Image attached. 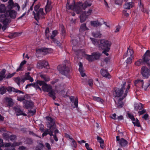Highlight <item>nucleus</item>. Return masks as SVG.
<instances>
[{"instance_id": "nucleus-1", "label": "nucleus", "mask_w": 150, "mask_h": 150, "mask_svg": "<svg viewBox=\"0 0 150 150\" xmlns=\"http://www.w3.org/2000/svg\"><path fill=\"white\" fill-rule=\"evenodd\" d=\"M92 5V3L89 1H86L83 3L81 2L77 3L75 4V2L71 5H69L68 1L66 4V7L68 9H71L75 11L78 14H81L80 16V21L81 23L84 22L88 16L91 13L92 10L90 9L86 12L84 11L82 12V10H85L86 8Z\"/></svg>"}, {"instance_id": "nucleus-2", "label": "nucleus", "mask_w": 150, "mask_h": 150, "mask_svg": "<svg viewBox=\"0 0 150 150\" xmlns=\"http://www.w3.org/2000/svg\"><path fill=\"white\" fill-rule=\"evenodd\" d=\"M57 69L59 72L69 78L71 77V70L70 68L67 64H63L57 67Z\"/></svg>"}, {"instance_id": "nucleus-3", "label": "nucleus", "mask_w": 150, "mask_h": 150, "mask_svg": "<svg viewBox=\"0 0 150 150\" xmlns=\"http://www.w3.org/2000/svg\"><path fill=\"white\" fill-rule=\"evenodd\" d=\"M126 83L125 81L122 82L119 88H116L115 89L116 97H121L124 95L125 91L127 88L125 87Z\"/></svg>"}, {"instance_id": "nucleus-4", "label": "nucleus", "mask_w": 150, "mask_h": 150, "mask_svg": "<svg viewBox=\"0 0 150 150\" xmlns=\"http://www.w3.org/2000/svg\"><path fill=\"white\" fill-rule=\"evenodd\" d=\"M134 85L135 86L139 88H144V90H146L147 88L150 87V83H146L144 87L143 84L144 81L142 79H138L134 80Z\"/></svg>"}, {"instance_id": "nucleus-5", "label": "nucleus", "mask_w": 150, "mask_h": 150, "mask_svg": "<svg viewBox=\"0 0 150 150\" xmlns=\"http://www.w3.org/2000/svg\"><path fill=\"white\" fill-rule=\"evenodd\" d=\"M36 12L35 13L33 11V14L35 19L38 22L39 20L40 19L45 18V14L43 12V9L42 8H40L38 11Z\"/></svg>"}, {"instance_id": "nucleus-6", "label": "nucleus", "mask_w": 150, "mask_h": 150, "mask_svg": "<svg viewBox=\"0 0 150 150\" xmlns=\"http://www.w3.org/2000/svg\"><path fill=\"white\" fill-rule=\"evenodd\" d=\"M46 119L47 121L46 125L48 128H52L55 129L56 128V125L55 123L54 119L49 116L46 117Z\"/></svg>"}, {"instance_id": "nucleus-7", "label": "nucleus", "mask_w": 150, "mask_h": 150, "mask_svg": "<svg viewBox=\"0 0 150 150\" xmlns=\"http://www.w3.org/2000/svg\"><path fill=\"white\" fill-rule=\"evenodd\" d=\"M111 43L107 40L102 39L100 40V43L99 44V47L102 50H105L107 48L110 49Z\"/></svg>"}, {"instance_id": "nucleus-8", "label": "nucleus", "mask_w": 150, "mask_h": 150, "mask_svg": "<svg viewBox=\"0 0 150 150\" xmlns=\"http://www.w3.org/2000/svg\"><path fill=\"white\" fill-rule=\"evenodd\" d=\"M141 74L145 78H147L150 75V70L146 67L144 66L141 69Z\"/></svg>"}, {"instance_id": "nucleus-9", "label": "nucleus", "mask_w": 150, "mask_h": 150, "mask_svg": "<svg viewBox=\"0 0 150 150\" xmlns=\"http://www.w3.org/2000/svg\"><path fill=\"white\" fill-rule=\"evenodd\" d=\"M37 67L40 69H41L43 67L47 69L49 68L48 62L45 60L39 61L37 64Z\"/></svg>"}, {"instance_id": "nucleus-10", "label": "nucleus", "mask_w": 150, "mask_h": 150, "mask_svg": "<svg viewBox=\"0 0 150 150\" xmlns=\"http://www.w3.org/2000/svg\"><path fill=\"white\" fill-rule=\"evenodd\" d=\"M23 102L24 107L27 109L32 108L34 105L33 103L31 100H26L23 101Z\"/></svg>"}, {"instance_id": "nucleus-11", "label": "nucleus", "mask_w": 150, "mask_h": 150, "mask_svg": "<svg viewBox=\"0 0 150 150\" xmlns=\"http://www.w3.org/2000/svg\"><path fill=\"white\" fill-rule=\"evenodd\" d=\"M8 16L6 13L0 15V21L3 24H8L9 22V20L7 18Z\"/></svg>"}, {"instance_id": "nucleus-12", "label": "nucleus", "mask_w": 150, "mask_h": 150, "mask_svg": "<svg viewBox=\"0 0 150 150\" xmlns=\"http://www.w3.org/2000/svg\"><path fill=\"white\" fill-rule=\"evenodd\" d=\"M100 73L102 76L106 79H109L111 78L110 75L106 69H101L100 71Z\"/></svg>"}, {"instance_id": "nucleus-13", "label": "nucleus", "mask_w": 150, "mask_h": 150, "mask_svg": "<svg viewBox=\"0 0 150 150\" xmlns=\"http://www.w3.org/2000/svg\"><path fill=\"white\" fill-rule=\"evenodd\" d=\"M6 14L8 17L10 16L13 18H15L16 17L17 13L16 11L9 9L8 11H6Z\"/></svg>"}, {"instance_id": "nucleus-14", "label": "nucleus", "mask_w": 150, "mask_h": 150, "mask_svg": "<svg viewBox=\"0 0 150 150\" xmlns=\"http://www.w3.org/2000/svg\"><path fill=\"white\" fill-rule=\"evenodd\" d=\"M14 109L16 113L17 116L23 115L24 116H26L27 115L23 112V111L21 110V108L18 107H15L14 108Z\"/></svg>"}, {"instance_id": "nucleus-15", "label": "nucleus", "mask_w": 150, "mask_h": 150, "mask_svg": "<svg viewBox=\"0 0 150 150\" xmlns=\"http://www.w3.org/2000/svg\"><path fill=\"white\" fill-rule=\"evenodd\" d=\"M42 88L44 92H48L52 89V87L51 85H48L46 83L42 86Z\"/></svg>"}, {"instance_id": "nucleus-16", "label": "nucleus", "mask_w": 150, "mask_h": 150, "mask_svg": "<svg viewBox=\"0 0 150 150\" xmlns=\"http://www.w3.org/2000/svg\"><path fill=\"white\" fill-rule=\"evenodd\" d=\"M14 81L19 86H20V85L21 82L22 83H23L26 80L23 77H21L20 78L19 76L14 78Z\"/></svg>"}, {"instance_id": "nucleus-17", "label": "nucleus", "mask_w": 150, "mask_h": 150, "mask_svg": "<svg viewBox=\"0 0 150 150\" xmlns=\"http://www.w3.org/2000/svg\"><path fill=\"white\" fill-rule=\"evenodd\" d=\"M118 144L120 147H124L127 146L128 142L127 140L122 138H121V140L119 142Z\"/></svg>"}, {"instance_id": "nucleus-18", "label": "nucleus", "mask_w": 150, "mask_h": 150, "mask_svg": "<svg viewBox=\"0 0 150 150\" xmlns=\"http://www.w3.org/2000/svg\"><path fill=\"white\" fill-rule=\"evenodd\" d=\"M5 101L7 104L8 106L12 107L14 104L13 99L11 98L6 97L4 99Z\"/></svg>"}, {"instance_id": "nucleus-19", "label": "nucleus", "mask_w": 150, "mask_h": 150, "mask_svg": "<svg viewBox=\"0 0 150 150\" xmlns=\"http://www.w3.org/2000/svg\"><path fill=\"white\" fill-rule=\"evenodd\" d=\"M130 86L129 84H128L127 88L126 89V90L125 91V93L124 95L122 96L121 97L122 98H120L118 100V102H122V100L124 99L125 97H126L127 96V93L129 91V89H130Z\"/></svg>"}, {"instance_id": "nucleus-20", "label": "nucleus", "mask_w": 150, "mask_h": 150, "mask_svg": "<svg viewBox=\"0 0 150 150\" xmlns=\"http://www.w3.org/2000/svg\"><path fill=\"white\" fill-rule=\"evenodd\" d=\"M7 88V91L9 92H11V91H13L14 92H16V93H22L23 94L24 92L21 91H20L17 89H16L14 88H11V87H9Z\"/></svg>"}, {"instance_id": "nucleus-21", "label": "nucleus", "mask_w": 150, "mask_h": 150, "mask_svg": "<svg viewBox=\"0 0 150 150\" xmlns=\"http://www.w3.org/2000/svg\"><path fill=\"white\" fill-rule=\"evenodd\" d=\"M79 71L82 77H83L85 76L86 74L85 73H84L83 64L81 62H79Z\"/></svg>"}, {"instance_id": "nucleus-22", "label": "nucleus", "mask_w": 150, "mask_h": 150, "mask_svg": "<svg viewBox=\"0 0 150 150\" xmlns=\"http://www.w3.org/2000/svg\"><path fill=\"white\" fill-rule=\"evenodd\" d=\"M130 56V57L132 58L134 57V52L133 50L129 48L128 49L127 53L125 54L124 55V57L125 58L126 57Z\"/></svg>"}, {"instance_id": "nucleus-23", "label": "nucleus", "mask_w": 150, "mask_h": 150, "mask_svg": "<svg viewBox=\"0 0 150 150\" xmlns=\"http://www.w3.org/2000/svg\"><path fill=\"white\" fill-rule=\"evenodd\" d=\"M48 92V96L52 98L53 100H54L56 98V92L54 90L52 89Z\"/></svg>"}, {"instance_id": "nucleus-24", "label": "nucleus", "mask_w": 150, "mask_h": 150, "mask_svg": "<svg viewBox=\"0 0 150 150\" xmlns=\"http://www.w3.org/2000/svg\"><path fill=\"white\" fill-rule=\"evenodd\" d=\"M134 109L138 111L142 110L143 108V105L141 103H136L134 105Z\"/></svg>"}, {"instance_id": "nucleus-25", "label": "nucleus", "mask_w": 150, "mask_h": 150, "mask_svg": "<svg viewBox=\"0 0 150 150\" xmlns=\"http://www.w3.org/2000/svg\"><path fill=\"white\" fill-rule=\"evenodd\" d=\"M132 2L126 1L123 5L124 8L125 9H129L133 7Z\"/></svg>"}, {"instance_id": "nucleus-26", "label": "nucleus", "mask_w": 150, "mask_h": 150, "mask_svg": "<svg viewBox=\"0 0 150 150\" xmlns=\"http://www.w3.org/2000/svg\"><path fill=\"white\" fill-rule=\"evenodd\" d=\"M90 23L92 26L96 27L100 26L101 25L100 23L98 21H91Z\"/></svg>"}, {"instance_id": "nucleus-27", "label": "nucleus", "mask_w": 150, "mask_h": 150, "mask_svg": "<svg viewBox=\"0 0 150 150\" xmlns=\"http://www.w3.org/2000/svg\"><path fill=\"white\" fill-rule=\"evenodd\" d=\"M92 55L94 61H95L99 59L101 54L98 52H95L93 53Z\"/></svg>"}, {"instance_id": "nucleus-28", "label": "nucleus", "mask_w": 150, "mask_h": 150, "mask_svg": "<svg viewBox=\"0 0 150 150\" xmlns=\"http://www.w3.org/2000/svg\"><path fill=\"white\" fill-rule=\"evenodd\" d=\"M59 34L58 31L55 30L52 31V34L50 36V38L52 40L55 38L54 37Z\"/></svg>"}, {"instance_id": "nucleus-29", "label": "nucleus", "mask_w": 150, "mask_h": 150, "mask_svg": "<svg viewBox=\"0 0 150 150\" xmlns=\"http://www.w3.org/2000/svg\"><path fill=\"white\" fill-rule=\"evenodd\" d=\"M52 40V42L56 44L57 46H58L59 48H62V44L59 41L57 40L56 38Z\"/></svg>"}, {"instance_id": "nucleus-30", "label": "nucleus", "mask_w": 150, "mask_h": 150, "mask_svg": "<svg viewBox=\"0 0 150 150\" xmlns=\"http://www.w3.org/2000/svg\"><path fill=\"white\" fill-rule=\"evenodd\" d=\"M52 7L51 5V3L47 1L45 7V11L46 13L50 11L52 9Z\"/></svg>"}, {"instance_id": "nucleus-31", "label": "nucleus", "mask_w": 150, "mask_h": 150, "mask_svg": "<svg viewBox=\"0 0 150 150\" xmlns=\"http://www.w3.org/2000/svg\"><path fill=\"white\" fill-rule=\"evenodd\" d=\"M21 33L15 32L9 34L8 37L10 38H13L19 35H21Z\"/></svg>"}, {"instance_id": "nucleus-32", "label": "nucleus", "mask_w": 150, "mask_h": 150, "mask_svg": "<svg viewBox=\"0 0 150 150\" xmlns=\"http://www.w3.org/2000/svg\"><path fill=\"white\" fill-rule=\"evenodd\" d=\"M139 7L141 11L144 13H148V11L147 10H144V4L141 3V1H140L139 3Z\"/></svg>"}, {"instance_id": "nucleus-33", "label": "nucleus", "mask_w": 150, "mask_h": 150, "mask_svg": "<svg viewBox=\"0 0 150 150\" xmlns=\"http://www.w3.org/2000/svg\"><path fill=\"white\" fill-rule=\"evenodd\" d=\"M86 58L89 62H91L94 61L92 53L91 55L85 54Z\"/></svg>"}, {"instance_id": "nucleus-34", "label": "nucleus", "mask_w": 150, "mask_h": 150, "mask_svg": "<svg viewBox=\"0 0 150 150\" xmlns=\"http://www.w3.org/2000/svg\"><path fill=\"white\" fill-rule=\"evenodd\" d=\"M26 60H24L20 64V65L19 67L17 68L16 70V71L18 72L21 71H22L23 69H22V68L23 67V66L26 63Z\"/></svg>"}, {"instance_id": "nucleus-35", "label": "nucleus", "mask_w": 150, "mask_h": 150, "mask_svg": "<svg viewBox=\"0 0 150 150\" xmlns=\"http://www.w3.org/2000/svg\"><path fill=\"white\" fill-rule=\"evenodd\" d=\"M54 130L52 128H49V129H46L45 130L44 132H45L46 133H49L50 134H49L50 136H53V131Z\"/></svg>"}, {"instance_id": "nucleus-36", "label": "nucleus", "mask_w": 150, "mask_h": 150, "mask_svg": "<svg viewBox=\"0 0 150 150\" xmlns=\"http://www.w3.org/2000/svg\"><path fill=\"white\" fill-rule=\"evenodd\" d=\"M9 132L3 133L2 136L3 139L6 141H9Z\"/></svg>"}, {"instance_id": "nucleus-37", "label": "nucleus", "mask_w": 150, "mask_h": 150, "mask_svg": "<svg viewBox=\"0 0 150 150\" xmlns=\"http://www.w3.org/2000/svg\"><path fill=\"white\" fill-rule=\"evenodd\" d=\"M93 99L94 100L99 102L102 104H103V103L104 102V100L101 99V98L96 96L93 97Z\"/></svg>"}, {"instance_id": "nucleus-38", "label": "nucleus", "mask_w": 150, "mask_h": 150, "mask_svg": "<svg viewBox=\"0 0 150 150\" xmlns=\"http://www.w3.org/2000/svg\"><path fill=\"white\" fill-rule=\"evenodd\" d=\"M45 35L46 38L47 39L49 40L50 36V29L48 27L46 28L45 30Z\"/></svg>"}, {"instance_id": "nucleus-39", "label": "nucleus", "mask_w": 150, "mask_h": 150, "mask_svg": "<svg viewBox=\"0 0 150 150\" xmlns=\"http://www.w3.org/2000/svg\"><path fill=\"white\" fill-rule=\"evenodd\" d=\"M88 30V29L87 27L86 26V23H84L81 25L80 28L79 29V31H85Z\"/></svg>"}, {"instance_id": "nucleus-40", "label": "nucleus", "mask_w": 150, "mask_h": 150, "mask_svg": "<svg viewBox=\"0 0 150 150\" xmlns=\"http://www.w3.org/2000/svg\"><path fill=\"white\" fill-rule=\"evenodd\" d=\"M70 100L72 103L74 102V105L75 107L77 108L78 107V98H76L74 100V98H71Z\"/></svg>"}, {"instance_id": "nucleus-41", "label": "nucleus", "mask_w": 150, "mask_h": 150, "mask_svg": "<svg viewBox=\"0 0 150 150\" xmlns=\"http://www.w3.org/2000/svg\"><path fill=\"white\" fill-rule=\"evenodd\" d=\"M132 122L134 126L142 127V126L140 124L139 120L137 118H136V119H135V121H133Z\"/></svg>"}, {"instance_id": "nucleus-42", "label": "nucleus", "mask_w": 150, "mask_h": 150, "mask_svg": "<svg viewBox=\"0 0 150 150\" xmlns=\"http://www.w3.org/2000/svg\"><path fill=\"white\" fill-rule=\"evenodd\" d=\"M6 70L5 69H3L0 72V77L3 79L6 78Z\"/></svg>"}, {"instance_id": "nucleus-43", "label": "nucleus", "mask_w": 150, "mask_h": 150, "mask_svg": "<svg viewBox=\"0 0 150 150\" xmlns=\"http://www.w3.org/2000/svg\"><path fill=\"white\" fill-rule=\"evenodd\" d=\"M92 35L94 37L96 38H100L101 36L100 33L98 31L92 33Z\"/></svg>"}, {"instance_id": "nucleus-44", "label": "nucleus", "mask_w": 150, "mask_h": 150, "mask_svg": "<svg viewBox=\"0 0 150 150\" xmlns=\"http://www.w3.org/2000/svg\"><path fill=\"white\" fill-rule=\"evenodd\" d=\"M6 7L4 4H1L0 5V12L1 13H4L5 12L6 10Z\"/></svg>"}, {"instance_id": "nucleus-45", "label": "nucleus", "mask_w": 150, "mask_h": 150, "mask_svg": "<svg viewBox=\"0 0 150 150\" xmlns=\"http://www.w3.org/2000/svg\"><path fill=\"white\" fill-rule=\"evenodd\" d=\"M8 7L9 9H11L14 7V3L13 0H9L8 1Z\"/></svg>"}, {"instance_id": "nucleus-46", "label": "nucleus", "mask_w": 150, "mask_h": 150, "mask_svg": "<svg viewBox=\"0 0 150 150\" xmlns=\"http://www.w3.org/2000/svg\"><path fill=\"white\" fill-rule=\"evenodd\" d=\"M7 90V88L5 87L4 86L0 87V94L3 95L5 93Z\"/></svg>"}, {"instance_id": "nucleus-47", "label": "nucleus", "mask_w": 150, "mask_h": 150, "mask_svg": "<svg viewBox=\"0 0 150 150\" xmlns=\"http://www.w3.org/2000/svg\"><path fill=\"white\" fill-rule=\"evenodd\" d=\"M44 145L42 143H40L35 148V150H43Z\"/></svg>"}, {"instance_id": "nucleus-48", "label": "nucleus", "mask_w": 150, "mask_h": 150, "mask_svg": "<svg viewBox=\"0 0 150 150\" xmlns=\"http://www.w3.org/2000/svg\"><path fill=\"white\" fill-rule=\"evenodd\" d=\"M144 62L142 59H139L135 63L136 65L139 66L143 64Z\"/></svg>"}, {"instance_id": "nucleus-49", "label": "nucleus", "mask_w": 150, "mask_h": 150, "mask_svg": "<svg viewBox=\"0 0 150 150\" xmlns=\"http://www.w3.org/2000/svg\"><path fill=\"white\" fill-rule=\"evenodd\" d=\"M61 35L64 36L66 35V31L65 29V28L64 27L63 25H62L61 26Z\"/></svg>"}, {"instance_id": "nucleus-50", "label": "nucleus", "mask_w": 150, "mask_h": 150, "mask_svg": "<svg viewBox=\"0 0 150 150\" xmlns=\"http://www.w3.org/2000/svg\"><path fill=\"white\" fill-rule=\"evenodd\" d=\"M150 57L147 56L146 55H145V56L144 55L143 57V60L144 61V62L147 63L149 60V57Z\"/></svg>"}, {"instance_id": "nucleus-51", "label": "nucleus", "mask_w": 150, "mask_h": 150, "mask_svg": "<svg viewBox=\"0 0 150 150\" xmlns=\"http://www.w3.org/2000/svg\"><path fill=\"white\" fill-rule=\"evenodd\" d=\"M91 39L93 43V44L94 45L97 46L99 45V42L97 41V40L93 38H91Z\"/></svg>"}, {"instance_id": "nucleus-52", "label": "nucleus", "mask_w": 150, "mask_h": 150, "mask_svg": "<svg viewBox=\"0 0 150 150\" xmlns=\"http://www.w3.org/2000/svg\"><path fill=\"white\" fill-rule=\"evenodd\" d=\"M25 141L26 143L29 144H31L33 143V140L31 138H27Z\"/></svg>"}, {"instance_id": "nucleus-53", "label": "nucleus", "mask_w": 150, "mask_h": 150, "mask_svg": "<svg viewBox=\"0 0 150 150\" xmlns=\"http://www.w3.org/2000/svg\"><path fill=\"white\" fill-rule=\"evenodd\" d=\"M17 137L16 135L14 134H12L9 136V139L11 141H14L16 139Z\"/></svg>"}, {"instance_id": "nucleus-54", "label": "nucleus", "mask_w": 150, "mask_h": 150, "mask_svg": "<svg viewBox=\"0 0 150 150\" xmlns=\"http://www.w3.org/2000/svg\"><path fill=\"white\" fill-rule=\"evenodd\" d=\"M127 115L129 118L132 120V122L134 121H135V119L133 115L129 113H128Z\"/></svg>"}, {"instance_id": "nucleus-55", "label": "nucleus", "mask_w": 150, "mask_h": 150, "mask_svg": "<svg viewBox=\"0 0 150 150\" xmlns=\"http://www.w3.org/2000/svg\"><path fill=\"white\" fill-rule=\"evenodd\" d=\"M30 73L29 72H28L26 73L23 76V77L26 79V80H28L29 79V78L30 76Z\"/></svg>"}, {"instance_id": "nucleus-56", "label": "nucleus", "mask_w": 150, "mask_h": 150, "mask_svg": "<svg viewBox=\"0 0 150 150\" xmlns=\"http://www.w3.org/2000/svg\"><path fill=\"white\" fill-rule=\"evenodd\" d=\"M97 139L98 142L100 144H104V141L102 138L99 136H98L97 137Z\"/></svg>"}, {"instance_id": "nucleus-57", "label": "nucleus", "mask_w": 150, "mask_h": 150, "mask_svg": "<svg viewBox=\"0 0 150 150\" xmlns=\"http://www.w3.org/2000/svg\"><path fill=\"white\" fill-rule=\"evenodd\" d=\"M37 84H39L40 86H43L46 83L44 81L38 80L36 81Z\"/></svg>"}, {"instance_id": "nucleus-58", "label": "nucleus", "mask_w": 150, "mask_h": 150, "mask_svg": "<svg viewBox=\"0 0 150 150\" xmlns=\"http://www.w3.org/2000/svg\"><path fill=\"white\" fill-rule=\"evenodd\" d=\"M71 142L72 143V146L75 148H76L77 146V144L76 142L73 139H72Z\"/></svg>"}, {"instance_id": "nucleus-59", "label": "nucleus", "mask_w": 150, "mask_h": 150, "mask_svg": "<svg viewBox=\"0 0 150 150\" xmlns=\"http://www.w3.org/2000/svg\"><path fill=\"white\" fill-rule=\"evenodd\" d=\"M110 50V48H107L105 50H103L102 52L106 56H108L109 55V54L107 53V52H109Z\"/></svg>"}, {"instance_id": "nucleus-60", "label": "nucleus", "mask_w": 150, "mask_h": 150, "mask_svg": "<svg viewBox=\"0 0 150 150\" xmlns=\"http://www.w3.org/2000/svg\"><path fill=\"white\" fill-rule=\"evenodd\" d=\"M15 74L16 72H14L11 74H9L8 75H7L6 77L5 78L7 79H10Z\"/></svg>"}, {"instance_id": "nucleus-61", "label": "nucleus", "mask_w": 150, "mask_h": 150, "mask_svg": "<svg viewBox=\"0 0 150 150\" xmlns=\"http://www.w3.org/2000/svg\"><path fill=\"white\" fill-rule=\"evenodd\" d=\"M40 7V5L39 4H38L35 5L34 7L35 11L36 12L38 11Z\"/></svg>"}, {"instance_id": "nucleus-62", "label": "nucleus", "mask_w": 150, "mask_h": 150, "mask_svg": "<svg viewBox=\"0 0 150 150\" xmlns=\"http://www.w3.org/2000/svg\"><path fill=\"white\" fill-rule=\"evenodd\" d=\"M17 100H18L20 102L23 101H24L25 100V98L23 97H17Z\"/></svg>"}, {"instance_id": "nucleus-63", "label": "nucleus", "mask_w": 150, "mask_h": 150, "mask_svg": "<svg viewBox=\"0 0 150 150\" xmlns=\"http://www.w3.org/2000/svg\"><path fill=\"white\" fill-rule=\"evenodd\" d=\"M132 57H129L127 58V59L126 60V62L127 64H130L132 62Z\"/></svg>"}, {"instance_id": "nucleus-64", "label": "nucleus", "mask_w": 150, "mask_h": 150, "mask_svg": "<svg viewBox=\"0 0 150 150\" xmlns=\"http://www.w3.org/2000/svg\"><path fill=\"white\" fill-rule=\"evenodd\" d=\"M117 107L119 108H122L123 106V104L122 102H118L117 104Z\"/></svg>"}]
</instances>
